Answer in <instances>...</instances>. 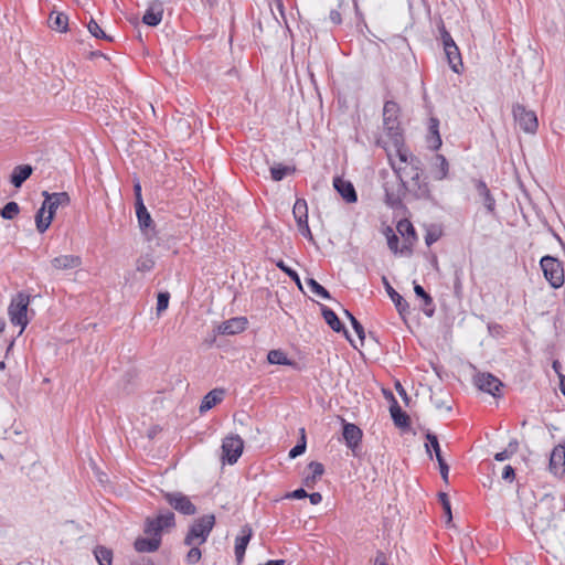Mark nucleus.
Wrapping results in <instances>:
<instances>
[{
    "instance_id": "c9c22d12",
    "label": "nucleus",
    "mask_w": 565,
    "mask_h": 565,
    "mask_svg": "<svg viewBox=\"0 0 565 565\" xmlns=\"http://www.w3.org/2000/svg\"><path fill=\"white\" fill-rule=\"evenodd\" d=\"M397 231L398 233L405 237L406 241L412 244L414 241H416V231L413 226V224L407 220H402L397 223Z\"/></svg>"
},
{
    "instance_id": "473e14b6",
    "label": "nucleus",
    "mask_w": 565,
    "mask_h": 565,
    "mask_svg": "<svg viewBox=\"0 0 565 565\" xmlns=\"http://www.w3.org/2000/svg\"><path fill=\"white\" fill-rule=\"evenodd\" d=\"M308 468L311 470V475L303 479V483L306 487H312L316 483V480L323 475L324 467L321 462L311 461L308 465Z\"/></svg>"
},
{
    "instance_id": "f257e3e1",
    "label": "nucleus",
    "mask_w": 565,
    "mask_h": 565,
    "mask_svg": "<svg viewBox=\"0 0 565 565\" xmlns=\"http://www.w3.org/2000/svg\"><path fill=\"white\" fill-rule=\"evenodd\" d=\"M398 162L391 152L387 153L390 164L396 177L406 180L409 196L415 200L430 199L429 183L424 175V163L422 160L409 153L406 148L395 151Z\"/></svg>"
},
{
    "instance_id": "a878e982",
    "label": "nucleus",
    "mask_w": 565,
    "mask_h": 565,
    "mask_svg": "<svg viewBox=\"0 0 565 565\" xmlns=\"http://www.w3.org/2000/svg\"><path fill=\"white\" fill-rule=\"evenodd\" d=\"M427 142L431 150H438L441 147V137L439 134V119L436 117L429 118Z\"/></svg>"
},
{
    "instance_id": "f8f14e48",
    "label": "nucleus",
    "mask_w": 565,
    "mask_h": 565,
    "mask_svg": "<svg viewBox=\"0 0 565 565\" xmlns=\"http://www.w3.org/2000/svg\"><path fill=\"white\" fill-rule=\"evenodd\" d=\"M42 195L44 196V207L47 209V213L50 214V216H52V218L54 217L55 212L60 206H66L71 202L67 192L50 193L47 191H43Z\"/></svg>"
},
{
    "instance_id": "412c9836",
    "label": "nucleus",
    "mask_w": 565,
    "mask_h": 565,
    "mask_svg": "<svg viewBox=\"0 0 565 565\" xmlns=\"http://www.w3.org/2000/svg\"><path fill=\"white\" fill-rule=\"evenodd\" d=\"M225 395L224 388H214L210 391L202 399L200 405V413H206L207 411L212 409L214 406L220 404Z\"/></svg>"
},
{
    "instance_id": "680f3d73",
    "label": "nucleus",
    "mask_w": 565,
    "mask_h": 565,
    "mask_svg": "<svg viewBox=\"0 0 565 565\" xmlns=\"http://www.w3.org/2000/svg\"><path fill=\"white\" fill-rule=\"evenodd\" d=\"M440 33H441V40H443L444 49L446 46H448L447 44H450V45L456 44L454 39L451 38L450 33L445 29V26H443Z\"/></svg>"
},
{
    "instance_id": "6e6552de",
    "label": "nucleus",
    "mask_w": 565,
    "mask_h": 565,
    "mask_svg": "<svg viewBox=\"0 0 565 565\" xmlns=\"http://www.w3.org/2000/svg\"><path fill=\"white\" fill-rule=\"evenodd\" d=\"M162 497L175 511L183 515H194L196 507L191 502L188 495L180 491H162Z\"/></svg>"
},
{
    "instance_id": "bf43d9fd",
    "label": "nucleus",
    "mask_w": 565,
    "mask_h": 565,
    "mask_svg": "<svg viewBox=\"0 0 565 565\" xmlns=\"http://www.w3.org/2000/svg\"><path fill=\"white\" fill-rule=\"evenodd\" d=\"M437 462L439 466V471H440V476H441L443 480L445 482H448V473H449L448 463L445 461V459H439Z\"/></svg>"
},
{
    "instance_id": "864d4df0",
    "label": "nucleus",
    "mask_w": 565,
    "mask_h": 565,
    "mask_svg": "<svg viewBox=\"0 0 565 565\" xmlns=\"http://www.w3.org/2000/svg\"><path fill=\"white\" fill-rule=\"evenodd\" d=\"M398 242L399 239L397 235L390 228L387 234V245L393 253L398 252Z\"/></svg>"
},
{
    "instance_id": "1a4fd4ad",
    "label": "nucleus",
    "mask_w": 565,
    "mask_h": 565,
    "mask_svg": "<svg viewBox=\"0 0 565 565\" xmlns=\"http://www.w3.org/2000/svg\"><path fill=\"white\" fill-rule=\"evenodd\" d=\"M475 385L482 392L492 395L493 397L501 396L502 382L491 373H478L473 377Z\"/></svg>"
},
{
    "instance_id": "f704fd0d",
    "label": "nucleus",
    "mask_w": 565,
    "mask_h": 565,
    "mask_svg": "<svg viewBox=\"0 0 565 565\" xmlns=\"http://www.w3.org/2000/svg\"><path fill=\"white\" fill-rule=\"evenodd\" d=\"M45 211H47V209L44 207V204L42 203V206L38 210L35 214V224L39 233H44L50 227L53 221L50 214H47V216L44 217Z\"/></svg>"
},
{
    "instance_id": "ddd939ff",
    "label": "nucleus",
    "mask_w": 565,
    "mask_h": 565,
    "mask_svg": "<svg viewBox=\"0 0 565 565\" xmlns=\"http://www.w3.org/2000/svg\"><path fill=\"white\" fill-rule=\"evenodd\" d=\"M252 535H253L252 527L248 524H245L244 526H242L239 534L237 535V537L235 540L234 553H235L236 562L238 565L244 559L245 552H246L247 545L252 539Z\"/></svg>"
},
{
    "instance_id": "09e8293b",
    "label": "nucleus",
    "mask_w": 565,
    "mask_h": 565,
    "mask_svg": "<svg viewBox=\"0 0 565 565\" xmlns=\"http://www.w3.org/2000/svg\"><path fill=\"white\" fill-rule=\"evenodd\" d=\"M301 431L305 433V429H301ZM306 437L305 434H302L301 439L289 450L288 457L290 459L297 458L306 451Z\"/></svg>"
},
{
    "instance_id": "6e6d98bb",
    "label": "nucleus",
    "mask_w": 565,
    "mask_h": 565,
    "mask_svg": "<svg viewBox=\"0 0 565 565\" xmlns=\"http://www.w3.org/2000/svg\"><path fill=\"white\" fill-rule=\"evenodd\" d=\"M441 232L438 230H429L425 235V243L427 246L433 245L440 238Z\"/></svg>"
},
{
    "instance_id": "5701e85b",
    "label": "nucleus",
    "mask_w": 565,
    "mask_h": 565,
    "mask_svg": "<svg viewBox=\"0 0 565 565\" xmlns=\"http://www.w3.org/2000/svg\"><path fill=\"white\" fill-rule=\"evenodd\" d=\"M476 191L481 198L484 207L489 213H494L495 211V200L492 196L488 185L482 180H476L475 181Z\"/></svg>"
},
{
    "instance_id": "de8ad7c7",
    "label": "nucleus",
    "mask_w": 565,
    "mask_h": 565,
    "mask_svg": "<svg viewBox=\"0 0 565 565\" xmlns=\"http://www.w3.org/2000/svg\"><path fill=\"white\" fill-rule=\"evenodd\" d=\"M154 266V260L151 256L145 255L137 259L136 268L138 271L147 273L150 271Z\"/></svg>"
},
{
    "instance_id": "4c0bfd02",
    "label": "nucleus",
    "mask_w": 565,
    "mask_h": 565,
    "mask_svg": "<svg viewBox=\"0 0 565 565\" xmlns=\"http://www.w3.org/2000/svg\"><path fill=\"white\" fill-rule=\"evenodd\" d=\"M94 555L99 565H111L113 564V551L105 546H96Z\"/></svg>"
},
{
    "instance_id": "a18cd8bd",
    "label": "nucleus",
    "mask_w": 565,
    "mask_h": 565,
    "mask_svg": "<svg viewBox=\"0 0 565 565\" xmlns=\"http://www.w3.org/2000/svg\"><path fill=\"white\" fill-rule=\"evenodd\" d=\"M162 525H159L156 518H148L145 523V533L153 535L152 537H161Z\"/></svg>"
},
{
    "instance_id": "393cba45",
    "label": "nucleus",
    "mask_w": 565,
    "mask_h": 565,
    "mask_svg": "<svg viewBox=\"0 0 565 565\" xmlns=\"http://www.w3.org/2000/svg\"><path fill=\"white\" fill-rule=\"evenodd\" d=\"M162 15V4L160 2H154L146 10L142 17V22L149 26H157L161 22Z\"/></svg>"
},
{
    "instance_id": "6ab92c4d",
    "label": "nucleus",
    "mask_w": 565,
    "mask_h": 565,
    "mask_svg": "<svg viewBox=\"0 0 565 565\" xmlns=\"http://www.w3.org/2000/svg\"><path fill=\"white\" fill-rule=\"evenodd\" d=\"M382 282L385 287L388 297L394 302L399 315L404 316L409 313L408 302L391 286L388 279L385 276L382 277Z\"/></svg>"
},
{
    "instance_id": "bb28decb",
    "label": "nucleus",
    "mask_w": 565,
    "mask_h": 565,
    "mask_svg": "<svg viewBox=\"0 0 565 565\" xmlns=\"http://www.w3.org/2000/svg\"><path fill=\"white\" fill-rule=\"evenodd\" d=\"M449 171V163L445 156L435 154L434 162L431 164V173L436 180H444L447 178Z\"/></svg>"
},
{
    "instance_id": "79ce46f5",
    "label": "nucleus",
    "mask_w": 565,
    "mask_h": 565,
    "mask_svg": "<svg viewBox=\"0 0 565 565\" xmlns=\"http://www.w3.org/2000/svg\"><path fill=\"white\" fill-rule=\"evenodd\" d=\"M87 29H88L89 33L93 36H95L96 39H103V40H106L109 42L113 41V38L109 36L108 34H106L104 32V30L99 26V24L94 19H90V21L87 24Z\"/></svg>"
},
{
    "instance_id": "4be33fe9",
    "label": "nucleus",
    "mask_w": 565,
    "mask_h": 565,
    "mask_svg": "<svg viewBox=\"0 0 565 565\" xmlns=\"http://www.w3.org/2000/svg\"><path fill=\"white\" fill-rule=\"evenodd\" d=\"M393 403L390 406L391 417L394 422V425L398 428H408L411 425V418L406 412L402 409L398 405L397 401L392 396Z\"/></svg>"
},
{
    "instance_id": "a211bd4d",
    "label": "nucleus",
    "mask_w": 565,
    "mask_h": 565,
    "mask_svg": "<svg viewBox=\"0 0 565 565\" xmlns=\"http://www.w3.org/2000/svg\"><path fill=\"white\" fill-rule=\"evenodd\" d=\"M247 323L248 321L244 317L232 318L221 323L217 331L220 334H237L246 329Z\"/></svg>"
},
{
    "instance_id": "72a5a7b5",
    "label": "nucleus",
    "mask_w": 565,
    "mask_h": 565,
    "mask_svg": "<svg viewBox=\"0 0 565 565\" xmlns=\"http://www.w3.org/2000/svg\"><path fill=\"white\" fill-rule=\"evenodd\" d=\"M426 439H427V443H426L425 447H426V451L429 455V457L430 458L433 457L431 456V449H433L437 461L439 459H444L437 436L434 433L427 431Z\"/></svg>"
},
{
    "instance_id": "5fc2aeb1",
    "label": "nucleus",
    "mask_w": 565,
    "mask_h": 565,
    "mask_svg": "<svg viewBox=\"0 0 565 565\" xmlns=\"http://www.w3.org/2000/svg\"><path fill=\"white\" fill-rule=\"evenodd\" d=\"M372 565H391L390 555L383 551H377L375 557L372 561Z\"/></svg>"
},
{
    "instance_id": "f03ea898",
    "label": "nucleus",
    "mask_w": 565,
    "mask_h": 565,
    "mask_svg": "<svg viewBox=\"0 0 565 565\" xmlns=\"http://www.w3.org/2000/svg\"><path fill=\"white\" fill-rule=\"evenodd\" d=\"M398 115V104L393 100L385 102L383 107V126L393 142L395 151L405 148Z\"/></svg>"
},
{
    "instance_id": "f3484780",
    "label": "nucleus",
    "mask_w": 565,
    "mask_h": 565,
    "mask_svg": "<svg viewBox=\"0 0 565 565\" xmlns=\"http://www.w3.org/2000/svg\"><path fill=\"white\" fill-rule=\"evenodd\" d=\"M135 209L140 231L145 235H150V233L154 232V224L145 203L135 204Z\"/></svg>"
},
{
    "instance_id": "4d7b16f0",
    "label": "nucleus",
    "mask_w": 565,
    "mask_h": 565,
    "mask_svg": "<svg viewBox=\"0 0 565 565\" xmlns=\"http://www.w3.org/2000/svg\"><path fill=\"white\" fill-rule=\"evenodd\" d=\"M515 478V470L512 466L507 465L502 470V479L508 482H512Z\"/></svg>"
},
{
    "instance_id": "c85d7f7f",
    "label": "nucleus",
    "mask_w": 565,
    "mask_h": 565,
    "mask_svg": "<svg viewBox=\"0 0 565 565\" xmlns=\"http://www.w3.org/2000/svg\"><path fill=\"white\" fill-rule=\"evenodd\" d=\"M161 544V537H139L135 541V548L139 553L156 552Z\"/></svg>"
},
{
    "instance_id": "69168bd1",
    "label": "nucleus",
    "mask_w": 565,
    "mask_h": 565,
    "mask_svg": "<svg viewBox=\"0 0 565 565\" xmlns=\"http://www.w3.org/2000/svg\"><path fill=\"white\" fill-rule=\"evenodd\" d=\"M329 18L333 24L339 25L342 23L341 13L338 10H331Z\"/></svg>"
},
{
    "instance_id": "603ef678",
    "label": "nucleus",
    "mask_w": 565,
    "mask_h": 565,
    "mask_svg": "<svg viewBox=\"0 0 565 565\" xmlns=\"http://www.w3.org/2000/svg\"><path fill=\"white\" fill-rule=\"evenodd\" d=\"M438 497H439V501L443 505L444 512L447 515L448 522H450L452 520V515H451V505H450L449 498H448L447 493H445V492H440L438 494Z\"/></svg>"
},
{
    "instance_id": "2f4dec72",
    "label": "nucleus",
    "mask_w": 565,
    "mask_h": 565,
    "mask_svg": "<svg viewBox=\"0 0 565 565\" xmlns=\"http://www.w3.org/2000/svg\"><path fill=\"white\" fill-rule=\"evenodd\" d=\"M292 214L295 216L297 226L308 222V205L305 199L296 200L292 207Z\"/></svg>"
},
{
    "instance_id": "2eb2a0df",
    "label": "nucleus",
    "mask_w": 565,
    "mask_h": 565,
    "mask_svg": "<svg viewBox=\"0 0 565 565\" xmlns=\"http://www.w3.org/2000/svg\"><path fill=\"white\" fill-rule=\"evenodd\" d=\"M548 469L557 477L565 473V446L557 445L554 447L550 457Z\"/></svg>"
},
{
    "instance_id": "9d476101",
    "label": "nucleus",
    "mask_w": 565,
    "mask_h": 565,
    "mask_svg": "<svg viewBox=\"0 0 565 565\" xmlns=\"http://www.w3.org/2000/svg\"><path fill=\"white\" fill-rule=\"evenodd\" d=\"M243 448L244 441L238 435L224 438L222 443L223 459L230 465H234L241 457Z\"/></svg>"
},
{
    "instance_id": "13d9d810",
    "label": "nucleus",
    "mask_w": 565,
    "mask_h": 565,
    "mask_svg": "<svg viewBox=\"0 0 565 565\" xmlns=\"http://www.w3.org/2000/svg\"><path fill=\"white\" fill-rule=\"evenodd\" d=\"M308 495V492L303 489V488H299V489H296L289 493L286 494V498L287 499H297V500H300V499H305L307 498Z\"/></svg>"
},
{
    "instance_id": "8fccbe9b",
    "label": "nucleus",
    "mask_w": 565,
    "mask_h": 565,
    "mask_svg": "<svg viewBox=\"0 0 565 565\" xmlns=\"http://www.w3.org/2000/svg\"><path fill=\"white\" fill-rule=\"evenodd\" d=\"M169 300H170L169 292L164 291V292L158 294V297H157V313L158 315H160L162 311H164L168 308Z\"/></svg>"
},
{
    "instance_id": "052dcab7",
    "label": "nucleus",
    "mask_w": 565,
    "mask_h": 565,
    "mask_svg": "<svg viewBox=\"0 0 565 565\" xmlns=\"http://www.w3.org/2000/svg\"><path fill=\"white\" fill-rule=\"evenodd\" d=\"M134 194H135V204L143 203L142 194H141V184L137 180L134 183Z\"/></svg>"
},
{
    "instance_id": "b1692460",
    "label": "nucleus",
    "mask_w": 565,
    "mask_h": 565,
    "mask_svg": "<svg viewBox=\"0 0 565 565\" xmlns=\"http://www.w3.org/2000/svg\"><path fill=\"white\" fill-rule=\"evenodd\" d=\"M32 172L33 168L30 164L17 166L10 174V182L14 188L19 189L31 177Z\"/></svg>"
},
{
    "instance_id": "aec40b11",
    "label": "nucleus",
    "mask_w": 565,
    "mask_h": 565,
    "mask_svg": "<svg viewBox=\"0 0 565 565\" xmlns=\"http://www.w3.org/2000/svg\"><path fill=\"white\" fill-rule=\"evenodd\" d=\"M321 313H322V317H323L324 321L327 322V324L334 332H343L345 338L352 343V340L350 338L348 330L345 329V327L343 326V323L340 321L337 313L332 309H330L326 306H322Z\"/></svg>"
},
{
    "instance_id": "dca6fc26",
    "label": "nucleus",
    "mask_w": 565,
    "mask_h": 565,
    "mask_svg": "<svg viewBox=\"0 0 565 565\" xmlns=\"http://www.w3.org/2000/svg\"><path fill=\"white\" fill-rule=\"evenodd\" d=\"M333 186L347 203H355L358 201V194L352 182L335 177L333 179Z\"/></svg>"
},
{
    "instance_id": "37998d69",
    "label": "nucleus",
    "mask_w": 565,
    "mask_h": 565,
    "mask_svg": "<svg viewBox=\"0 0 565 565\" xmlns=\"http://www.w3.org/2000/svg\"><path fill=\"white\" fill-rule=\"evenodd\" d=\"M159 525H162V531L164 529H171L175 526V518L174 513L171 511H167L164 513L159 514L156 518Z\"/></svg>"
},
{
    "instance_id": "0eeeda50",
    "label": "nucleus",
    "mask_w": 565,
    "mask_h": 565,
    "mask_svg": "<svg viewBox=\"0 0 565 565\" xmlns=\"http://www.w3.org/2000/svg\"><path fill=\"white\" fill-rule=\"evenodd\" d=\"M512 114L515 122L527 134H535L539 127L537 117L534 111L527 110L522 104H514Z\"/></svg>"
},
{
    "instance_id": "c756f323",
    "label": "nucleus",
    "mask_w": 565,
    "mask_h": 565,
    "mask_svg": "<svg viewBox=\"0 0 565 565\" xmlns=\"http://www.w3.org/2000/svg\"><path fill=\"white\" fill-rule=\"evenodd\" d=\"M49 25L52 30L66 32L68 28V17L63 12L53 11L49 17Z\"/></svg>"
},
{
    "instance_id": "c03bdc74",
    "label": "nucleus",
    "mask_w": 565,
    "mask_h": 565,
    "mask_svg": "<svg viewBox=\"0 0 565 565\" xmlns=\"http://www.w3.org/2000/svg\"><path fill=\"white\" fill-rule=\"evenodd\" d=\"M344 316L350 320L352 328L354 329L359 339L363 342L365 339V331L362 323L347 309H344Z\"/></svg>"
},
{
    "instance_id": "49530a36",
    "label": "nucleus",
    "mask_w": 565,
    "mask_h": 565,
    "mask_svg": "<svg viewBox=\"0 0 565 565\" xmlns=\"http://www.w3.org/2000/svg\"><path fill=\"white\" fill-rule=\"evenodd\" d=\"M276 266H277L280 270H282V271H284V273H285L289 278H291V279L297 284V286H298L300 289H302L301 281H300V277H299L298 273H297L295 269H292V268H290L289 266H287V265L285 264V262H284V260H281V259H280V260H278V262L276 263Z\"/></svg>"
},
{
    "instance_id": "58836bf2",
    "label": "nucleus",
    "mask_w": 565,
    "mask_h": 565,
    "mask_svg": "<svg viewBox=\"0 0 565 565\" xmlns=\"http://www.w3.org/2000/svg\"><path fill=\"white\" fill-rule=\"evenodd\" d=\"M295 168L278 163L270 168V175L274 181H281L288 174L295 172Z\"/></svg>"
},
{
    "instance_id": "338daca9",
    "label": "nucleus",
    "mask_w": 565,
    "mask_h": 565,
    "mask_svg": "<svg viewBox=\"0 0 565 565\" xmlns=\"http://www.w3.org/2000/svg\"><path fill=\"white\" fill-rule=\"evenodd\" d=\"M519 449V441L516 439H512L509 444L505 450L510 454L512 457Z\"/></svg>"
},
{
    "instance_id": "4468645a",
    "label": "nucleus",
    "mask_w": 565,
    "mask_h": 565,
    "mask_svg": "<svg viewBox=\"0 0 565 565\" xmlns=\"http://www.w3.org/2000/svg\"><path fill=\"white\" fill-rule=\"evenodd\" d=\"M82 265V258L78 255H60L51 260V267L56 271H66L78 268Z\"/></svg>"
},
{
    "instance_id": "7c9ffc66",
    "label": "nucleus",
    "mask_w": 565,
    "mask_h": 565,
    "mask_svg": "<svg viewBox=\"0 0 565 565\" xmlns=\"http://www.w3.org/2000/svg\"><path fill=\"white\" fill-rule=\"evenodd\" d=\"M414 292L418 298H422L424 301V312L426 316L431 317L435 312L434 301L431 296L424 289L423 286L414 282Z\"/></svg>"
},
{
    "instance_id": "39448f33",
    "label": "nucleus",
    "mask_w": 565,
    "mask_h": 565,
    "mask_svg": "<svg viewBox=\"0 0 565 565\" xmlns=\"http://www.w3.org/2000/svg\"><path fill=\"white\" fill-rule=\"evenodd\" d=\"M545 279L552 288H559L564 284V269L562 263L550 255L543 256L540 262Z\"/></svg>"
},
{
    "instance_id": "a19ab883",
    "label": "nucleus",
    "mask_w": 565,
    "mask_h": 565,
    "mask_svg": "<svg viewBox=\"0 0 565 565\" xmlns=\"http://www.w3.org/2000/svg\"><path fill=\"white\" fill-rule=\"evenodd\" d=\"M20 212V206L17 202H8L2 209L0 214L4 220H13Z\"/></svg>"
},
{
    "instance_id": "20e7f679",
    "label": "nucleus",
    "mask_w": 565,
    "mask_h": 565,
    "mask_svg": "<svg viewBox=\"0 0 565 565\" xmlns=\"http://www.w3.org/2000/svg\"><path fill=\"white\" fill-rule=\"evenodd\" d=\"M385 192V203L392 209H399L403 205V200L409 196L406 180L402 177H396L394 181H386L383 184Z\"/></svg>"
},
{
    "instance_id": "774afa93",
    "label": "nucleus",
    "mask_w": 565,
    "mask_h": 565,
    "mask_svg": "<svg viewBox=\"0 0 565 565\" xmlns=\"http://www.w3.org/2000/svg\"><path fill=\"white\" fill-rule=\"evenodd\" d=\"M307 498H309L310 503L316 505L322 501V495L319 492L308 493Z\"/></svg>"
},
{
    "instance_id": "e433bc0d",
    "label": "nucleus",
    "mask_w": 565,
    "mask_h": 565,
    "mask_svg": "<svg viewBox=\"0 0 565 565\" xmlns=\"http://www.w3.org/2000/svg\"><path fill=\"white\" fill-rule=\"evenodd\" d=\"M267 361L270 364L277 365H294L295 363L287 358L284 351L281 350H270L267 354Z\"/></svg>"
},
{
    "instance_id": "cd10ccee",
    "label": "nucleus",
    "mask_w": 565,
    "mask_h": 565,
    "mask_svg": "<svg viewBox=\"0 0 565 565\" xmlns=\"http://www.w3.org/2000/svg\"><path fill=\"white\" fill-rule=\"evenodd\" d=\"M447 45L448 46H446L444 49V51L447 56L449 66L455 73L459 74L460 70L462 67V61H461V55H460L459 49L456 44H454V45L447 44Z\"/></svg>"
},
{
    "instance_id": "423d86ee",
    "label": "nucleus",
    "mask_w": 565,
    "mask_h": 565,
    "mask_svg": "<svg viewBox=\"0 0 565 565\" xmlns=\"http://www.w3.org/2000/svg\"><path fill=\"white\" fill-rule=\"evenodd\" d=\"M29 302V296L20 292L15 298L12 299L9 306V315L11 322L14 326H20L22 330L28 324L26 312Z\"/></svg>"
},
{
    "instance_id": "ea45409f",
    "label": "nucleus",
    "mask_w": 565,
    "mask_h": 565,
    "mask_svg": "<svg viewBox=\"0 0 565 565\" xmlns=\"http://www.w3.org/2000/svg\"><path fill=\"white\" fill-rule=\"evenodd\" d=\"M306 284L310 291L323 299H331L330 292L313 278H307Z\"/></svg>"
},
{
    "instance_id": "e2e57ef3",
    "label": "nucleus",
    "mask_w": 565,
    "mask_h": 565,
    "mask_svg": "<svg viewBox=\"0 0 565 565\" xmlns=\"http://www.w3.org/2000/svg\"><path fill=\"white\" fill-rule=\"evenodd\" d=\"M298 230H299L300 234L303 237L308 238L309 241H313V236H312V233L310 231L308 222H306L305 224L299 225Z\"/></svg>"
},
{
    "instance_id": "3c124183",
    "label": "nucleus",
    "mask_w": 565,
    "mask_h": 565,
    "mask_svg": "<svg viewBox=\"0 0 565 565\" xmlns=\"http://www.w3.org/2000/svg\"><path fill=\"white\" fill-rule=\"evenodd\" d=\"M201 556H202L201 550L198 546H195V544H194L188 552V554L185 556V561L188 564L194 565V564L199 563V561L201 559Z\"/></svg>"
},
{
    "instance_id": "7ed1b4c3",
    "label": "nucleus",
    "mask_w": 565,
    "mask_h": 565,
    "mask_svg": "<svg viewBox=\"0 0 565 565\" xmlns=\"http://www.w3.org/2000/svg\"><path fill=\"white\" fill-rule=\"evenodd\" d=\"M215 525V515L205 514L193 521L190 525L189 531L184 537L183 543L186 546L194 544L201 545L205 543Z\"/></svg>"
},
{
    "instance_id": "0e129e2a",
    "label": "nucleus",
    "mask_w": 565,
    "mask_h": 565,
    "mask_svg": "<svg viewBox=\"0 0 565 565\" xmlns=\"http://www.w3.org/2000/svg\"><path fill=\"white\" fill-rule=\"evenodd\" d=\"M430 398H431V402H433L434 406L437 409L446 408L447 411H451V406H447L445 401H443L440 398H437L435 396H431Z\"/></svg>"
},
{
    "instance_id": "9b49d317",
    "label": "nucleus",
    "mask_w": 565,
    "mask_h": 565,
    "mask_svg": "<svg viewBox=\"0 0 565 565\" xmlns=\"http://www.w3.org/2000/svg\"><path fill=\"white\" fill-rule=\"evenodd\" d=\"M343 422V430L342 436L345 441V445L349 449L352 450L354 455H356V449L360 447L363 431L362 429L352 423H347L344 419Z\"/></svg>"
}]
</instances>
